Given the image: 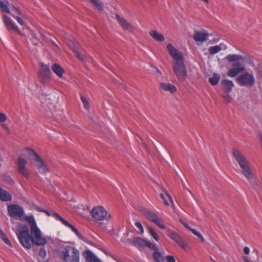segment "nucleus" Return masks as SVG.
Wrapping results in <instances>:
<instances>
[{
  "label": "nucleus",
  "instance_id": "obj_1",
  "mask_svg": "<svg viewBox=\"0 0 262 262\" xmlns=\"http://www.w3.org/2000/svg\"><path fill=\"white\" fill-rule=\"evenodd\" d=\"M7 210L9 216L23 218L30 226V233L28 227L25 225L19 224L16 228V234L24 248L29 249L33 244L44 246L47 243V237L43 235L33 215H26L24 208L16 204L9 205Z\"/></svg>",
  "mask_w": 262,
  "mask_h": 262
},
{
  "label": "nucleus",
  "instance_id": "obj_2",
  "mask_svg": "<svg viewBox=\"0 0 262 262\" xmlns=\"http://www.w3.org/2000/svg\"><path fill=\"white\" fill-rule=\"evenodd\" d=\"M167 49L173 59L172 70L175 75L178 79H185L187 72L184 63V56L182 53L171 43H168L167 45Z\"/></svg>",
  "mask_w": 262,
  "mask_h": 262
},
{
  "label": "nucleus",
  "instance_id": "obj_3",
  "mask_svg": "<svg viewBox=\"0 0 262 262\" xmlns=\"http://www.w3.org/2000/svg\"><path fill=\"white\" fill-rule=\"evenodd\" d=\"M24 155L30 160L32 164L42 174H46L49 171V168L46 163L32 149H24Z\"/></svg>",
  "mask_w": 262,
  "mask_h": 262
},
{
  "label": "nucleus",
  "instance_id": "obj_4",
  "mask_svg": "<svg viewBox=\"0 0 262 262\" xmlns=\"http://www.w3.org/2000/svg\"><path fill=\"white\" fill-rule=\"evenodd\" d=\"M59 257L64 262H79L80 252L72 246H66L59 253Z\"/></svg>",
  "mask_w": 262,
  "mask_h": 262
},
{
  "label": "nucleus",
  "instance_id": "obj_5",
  "mask_svg": "<svg viewBox=\"0 0 262 262\" xmlns=\"http://www.w3.org/2000/svg\"><path fill=\"white\" fill-rule=\"evenodd\" d=\"M233 154L238 163L244 177L248 180H252L253 178V174L249 166V162L247 158L239 151L235 149L233 150Z\"/></svg>",
  "mask_w": 262,
  "mask_h": 262
},
{
  "label": "nucleus",
  "instance_id": "obj_6",
  "mask_svg": "<svg viewBox=\"0 0 262 262\" xmlns=\"http://www.w3.org/2000/svg\"><path fill=\"white\" fill-rule=\"evenodd\" d=\"M226 59L229 62H232L233 68L229 69L227 75L230 77H234L239 73L245 71V67L242 64L237 63V61L243 59V56L239 54H229L226 57Z\"/></svg>",
  "mask_w": 262,
  "mask_h": 262
},
{
  "label": "nucleus",
  "instance_id": "obj_7",
  "mask_svg": "<svg viewBox=\"0 0 262 262\" xmlns=\"http://www.w3.org/2000/svg\"><path fill=\"white\" fill-rule=\"evenodd\" d=\"M8 13L11 14L17 23L24 29H29L28 26V17L18 8L12 6L10 8V13Z\"/></svg>",
  "mask_w": 262,
  "mask_h": 262
},
{
  "label": "nucleus",
  "instance_id": "obj_8",
  "mask_svg": "<svg viewBox=\"0 0 262 262\" xmlns=\"http://www.w3.org/2000/svg\"><path fill=\"white\" fill-rule=\"evenodd\" d=\"M93 218L96 220H110L112 218L111 214L108 213L106 209L102 206H98L93 208L91 211Z\"/></svg>",
  "mask_w": 262,
  "mask_h": 262
},
{
  "label": "nucleus",
  "instance_id": "obj_9",
  "mask_svg": "<svg viewBox=\"0 0 262 262\" xmlns=\"http://www.w3.org/2000/svg\"><path fill=\"white\" fill-rule=\"evenodd\" d=\"M236 81L241 86L249 87L254 84L255 78L252 73L245 72L238 76Z\"/></svg>",
  "mask_w": 262,
  "mask_h": 262
},
{
  "label": "nucleus",
  "instance_id": "obj_10",
  "mask_svg": "<svg viewBox=\"0 0 262 262\" xmlns=\"http://www.w3.org/2000/svg\"><path fill=\"white\" fill-rule=\"evenodd\" d=\"M24 149L22 150L20 155L18 156L16 161L17 170L23 177L27 178L29 176V172L27 168V161L28 159L26 156L24 155Z\"/></svg>",
  "mask_w": 262,
  "mask_h": 262
},
{
  "label": "nucleus",
  "instance_id": "obj_11",
  "mask_svg": "<svg viewBox=\"0 0 262 262\" xmlns=\"http://www.w3.org/2000/svg\"><path fill=\"white\" fill-rule=\"evenodd\" d=\"M52 215L55 216L57 220H59L64 225L69 228L77 235V236L79 239H80L81 240H82V241L86 243H88L90 245H92V242H91L85 237L83 236L74 226H73L67 221L63 219L58 214L56 213H53Z\"/></svg>",
  "mask_w": 262,
  "mask_h": 262
},
{
  "label": "nucleus",
  "instance_id": "obj_12",
  "mask_svg": "<svg viewBox=\"0 0 262 262\" xmlns=\"http://www.w3.org/2000/svg\"><path fill=\"white\" fill-rule=\"evenodd\" d=\"M67 43L70 49L73 51L75 56L79 60L85 61V58L78 50L79 44L75 39L72 37H70L67 41Z\"/></svg>",
  "mask_w": 262,
  "mask_h": 262
},
{
  "label": "nucleus",
  "instance_id": "obj_13",
  "mask_svg": "<svg viewBox=\"0 0 262 262\" xmlns=\"http://www.w3.org/2000/svg\"><path fill=\"white\" fill-rule=\"evenodd\" d=\"M133 244L135 246L140 247H148L150 249L157 250V245L154 243H151L148 239L142 238L141 237H136L133 240Z\"/></svg>",
  "mask_w": 262,
  "mask_h": 262
},
{
  "label": "nucleus",
  "instance_id": "obj_14",
  "mask_svg": "<svg viewBox=\"0 0 262 262\" xmlns=\"http://www.w3.org/2000/svg\"><path fill=\"white\" fill-rule=\"evenodd\" d=\"M144 213L148 219L155 223L159 228L161 229H165V226L155 213L149 210H146L144 211Z\"/></svg>",
  "mask_w": 262,
  "mask_h": 262
},
{
  "label": "nucleus",
  "instance_id": "obj_15",
  "mask_svg": "<svg viewBox=\"0 0 262 262\" xmlns=\"http://www.w3.org/2000/svg\"><path fill=\"white\" fill-rule=\"evenodd\" d=\"M3 21L8 30H14L18 33L21 34V31L18 26L15 24L11 18L6 15H4Z\"/></svg>",
  "mask_w": 262,
  "mask_h": 262
},
{
  "label": "nucleus",
  "instance_id": "obj_16",
  "mask_svg": "<svg viewBox=\"0 0 262 262\" xmlns=\"http://www.w3.org/2000/svg\"><path fill=\"white\" fill-rule=\"evenodd\" d=\"M116 17L118 24L123 29L129 32H132L133 31V26L124 17H121L118 14L116 15Z\"/></svg>",
  "mask_w": 262,
  "mask_h": 262
},
{
  "label": "nucleus",
  "instance_id": "obj_17",
  "mask_svg": "<svg viewBox=\"0 0 262 262\" xmlns=\"http://www.w3.org/2000/svg\"><path fill=\"white\" fill-rule=\"evenodd\" d=\"M208 33L207 31H195L193 38L196 43H202L208 39Z\"/></svg>",
  "mask_w": 262,
  "mask_h": 262
},
{
  "label": "nucleus",
  "instance_id": "obj_18",
  "mask_svg": "<svg viewBox=\"0 0 262 262\" xmlns=\"http://www.w3.org/2000/svg\"><path fill=\"white\" fill-rule=\"evenodd\" d=\"M82 254L87 262H102L101 260L90 250L88 249L85 250Z\"/></svg>",
  "mask_w": 262,
  "mask_h": 262
},
{
  "label": "nucleus",
  "instance_id": "obj_19",
  "mask_svg": "<svg viewBox=\"0 0 262 262\" xmlns=\"http://www.w3.org/2000/svg\"><path fill=\"white\" fill-rule=\"evenodd\" d=\"M169 237L182 248L185 249L186 248L187 244L184 242L183 238L177 233L170 231L169 232Z\"/></svg>",
  "mask_w": 262,
  "mask_h": 262
},
{
  "label": "nucleus",
  "instance_id": "obj_20",
  "mask_svg": "<svg viewBox=\"0 0 262 262\" xmlns=\"http://www.w3.org/2000/svg\"><path fill=\"white\" fill-rule=\"evenodd\" d=\"M150 36L156 41L163 42L165 40L164 35L155 29H151L149 31Z\"/></svg>",
  "mask_w": 262,
  "mask_h": 262
},
{
  "label": "nucleus",
  "instance_id": "obj_21",
  "mask_svg": "<svg viewBox=\"0 0 262 262\" xmlns=\"http://www.w3.org/2000/svg\"><path fill=\"white\" fill-rule=\"evenodd\" d=\"M164 193H160V196L163 200L164 204L167 206H169L170 203L168 202L169 201L170 204L172 205L173 208H174L175 207L171 196L168 193L166 190L164 189Z\"/></svg>",
  "mask_w": 262,
  "mask_h": 262
},
{
  "label": "nucleus",
  "instance_id": "obj_22",
  "mask_svg": "<svg viewBox=\"0 0 262 262\" xmlns=\"http://www.w3.org/2000/svg\"><path fill=\"white\" fill-rule=\"evenodd\" d=\"M51 69L53 72L60 78H62L65 73L64 69L58 64L54 63L52 65Z\"/></svg>",
  "mask_w": 262,
  "mask_h": 262
},
{
  "label": "nucleus",
  "instance_id": "obj_23",
  "mask_svg": "<svg viewBox=\"0 0 262 262\" xmlns=\"http://www.w3.org/2000/svg\"><path fill=\"white\" fill-rule=\"evenodd\" d=\"M51 74L50 67L47 64L41 63L40 68V75L43 77H48Z\"/></svg>",
  "mask_w": 262,
  "mask_h": 262
},
{
  "label": "nucleus",
  "instance_id": "obj_24",
  "mask_svg": "<svg viewBox=\"0 0 262 262\" xmlns=\"http://www.w3.org/2000/svg\"><path fill=\"white\" fill-rule=\"evenodd\" d=\"M160 86L163 90L169 92L171 93H174L177 90L176 86L169 83H161Z\"/></svg>",
  "mask_w": 262,
  "mask_h": 262
},
{
  "label": "nucleus",
  "instance_id": "obj_25",
  "mask_svg": "<svg viewBox=\"0 0 262 262\" xmlns=\"http://www.w3.org/2000/svg\"><path fill=\"white\" fill-rule=\"evenodd\" d=\"M223 46L224 47V49H226L227 48L226 45L221 43L219 45L210 47L208 49L209 52L211 55H214L222 50Z\"/></svg>",
  "mask_w": 262,
  "mask_h": 262
},
{
  "label": "nucleus",
  "instance_id": "obj_26",
  "mask_svg": "<svg viewBox=\"0 0 262 262\" xmlns=\"http://www.w3.org/2000/svg\"><path fill=\"white\" fill-rule=\"evenodd\" d=\"M0 199L3 201H10L12 199V196L8 192L0 188Z\"/></svg>",
  "mask_w": 262,
  "mask_h": 262
},
{
  "label": "nucleus",
  "instance_id": "obj_27",
  "mask_svg": "<svg viewBox=\"0 0 262 262\" xmlns=\"http://www.w3.org/2000/svg\"><path fill=\"white\" fill-rule=\"evenodd\" d=\"M222 84L225 90L227 92H230L233 87V83L232 81L228 80H225L222 81Z\"/></svg>",
  "mask_w": 262,
  "mask_h": 262
},
{
  "label": "nucleus",
  "instance_id": "obj_28",
  "mask_svg": "<svg viewBox=\"0 0 262 262\" xmlns=\"http://www.w3.org/2000/svg\"><path fill=\"white\" fill-rule=\"evenodd\" d=\"M220 80V76L218 74L214 73L212 76L209 78V82L212 85H216Z\"/></svg>",
  "mask_w": 262,
  "mask_h": 262
},
{
  "label": "nucleus",
  "instance_id": "obj_29",
  "mask_svg": "<svg viewBox=\"0 0 262 262\" xmlns=\"http://www.w3.org/2000/svg\"><path fill=\"white\" fill-rule=\"evenodd\" d=\"M135 230L136 231L141 234L144 233V230L142 224L139 221H136L135 223Z\"/></svg>",
  "mask_w": 262,
  "mask_h": 262
},
{
  "label": "nucleus",
  "instance_id": "obj_30",
  "mask_svg": "<svg viewBox=\"0 0 262 262\" xmlns=\"http://www.w3.org/2000/svg\"><path fill=\"white\" fill-rule=\"evenodd\" d=\"M153 256L157 262H165V259L163 256L157 251L154 252Z\"/></svg>",
  "mask_w": 262,
  "mask_h": 262
},
{
  "label": "nucleus",
  "instance_id": "obj_31",
  "mask_svg": "<svg viewBox=\"0 0 262 262\" xmlns=\"http://www.w3.org/2000/svg\"><path fill=\"white\" fill-rule=\"evenodd\" d=\"M8 1H5V2H3L0 0V8L6 13H10V9L8 7Z\"/></svg>",
  "mask_w": 262,
  "mask_h": 262
},
{
  "label": "nucleus",
  "instance_id": "obj_32",
  "mask_svg": "<svg viewBox=\"0 0 262 262\" xmlns=\"http://www.w3.org/2000/svg\"><path fill=\"white\" fill-rule=\"evenodd\" d=\"M148 231L150 236L156 241L159 240V237L157 233L150 227L148 228Z\"/></svg>",
  "mask_w": 262,
  "mask_h": 262
},
{
  "label": "nucleus",
  "instance_id": "obj_33",
  "mask_svg": "<svg viewBox=\"0 0 262 262\" xmlns=\"http://www.w3.org/2000/svg\"><path fill=\"white\" fill-rule=\"evenodd\" d=\"M99 10L102 11L103 9L102 3L98 0H89Z\"/></svg>",
  "mask_w": 262,
  "mask_h": 262
},
{
  "label": "nucleus",
  "instance_id": "obj_34",
  "mask_svg": "<svg viewBox=\"0 0 262 262\" xmlns=\"http://www.w3.org/2000/svg\"><path fill=\"white\" fill-rule=\"evenodd\" d=\"M194 235L198 237V238L200 239L202 242H204L205 241V238L202 235V234L199 231L192 228L190 231Z\"/></svg>",
  "mask_w": 262,
  "mask_h": 262
},
{
  "label": "nucleus",
  "instance_id": "obj_35",
  "mask_svg": "<svg viewBox=\"0 0 262 262\" xmlns=\"http://www.w3.org/2000/svg\"><path fill=\"white\" fill-rule=\"evenodd\" d=\"M0 237L3 239L6 244L8 246L11 245L10 241L3 232H2V234H0Z\"/></svg>",
  "mask_w": 262,
  "mask_h": 262
},
{
  "label": "nucleus",
  "instance_id": "obj_36",
  "mask_svg": "<svg viewBox=\"0 0 262 262\" xmlns=\"http://www.w3.org/2000/svg\"><path fill=\"white\" fill-rule=\"evenodd\" d=\"M83 104V107L86 110H89L90 108V103L89 99H81Z\"/></svg>",
  "mask_w": 262,
  "mask_h": 262
},
{
  "label": "nucleus",
  "instance_id": "obj_37",
  "mask_svg": "<svg viewBox=\"0 0 262 262\" xmlns=\"http://www.w3.org/2000/svg\"><path fill=\"white\" fill-rule=\"evenodd\" d=\"M7 118L6 115L4 113L0 112V122H5L7 120Z\"/></svg>",
  "mask_w": 262,
  "mask_h": 262
},
{
  "label": "nucleus",
  "instance_id": "obj_38",
  "mask_svg": "<svg viewBox=\"0 0 262 262\" xmlns=\"http://www.w3.org/2000/svg\"><path fill=\"white\" fill-rule=\"evenodd\" d=\"M165 259L167 262H176L174 257L172 255H168L166 256Z\"/></svg>",
  "mask_w": 262,
  "mask_h": 262
},
{
  "label": "nucleus",
  "instance_id": "obj_39",
  "mask_svg": "<svg viewBox=\"0 0 262 262\" xmlns=\"http://www.w3.org/2000/svg\"><path fill=\"white\" fill-rule=\"evenodd\" d=\"M180 222L184 225V226L187 228V229H188L190 231H191V230L192 229V228H191L187 223H185V222H184L183 221H182V220H180Z\"/></svg>",
  "mask_w": 262,
  "mask_h": 262
},
{
  "label": "nucleus",
  "instance_id": "obj_40",
  "mask_svg": "<svg viewBox=\"0 0 262 262\" xmlns=\"http://www.w3.org/2000/svg\"><path fill=\"white\" fill-rule=\"evenodd\" d=\"M250 249L249 248V247H245L244 248V252H245V254H249L250 253Z\"/></svg>",
  "mask_w": 262,
  "mask_h": 262
},
{
  "label": "nucleus",
  "instance_id": "obj_41",
  "mask_svg": "<svg viewBox=\"0 0 262 262\" xmlns=\"http://www.w3.org/2000/svg\"><path fill=\"white\" fill-rule=\"evenodd\" d=\"M47 253L45 250H41L40 251V255L42 257H45L46 256Z\"/></svg>",
  "mask_w": 262,
  "mask_h": 262
},
{
  "label": "nucleus",
  "instance_id": "obj_42",
  "mask_svg": "<svg viewBox=\"0 0 262 262\" xmlns=\"http://www.w3.org/2000/svg\"><path fill=\"white\" fill-rule=\"evenodd\" d=\"M155 71L159 76L162 75V73L158 68H156Z\"/></svg>",
  "mask_w": 262,
  "mask_h": 262
},
{
  "label": "nucleus",
  "instance_id": "obj_43",
  "mask_svg": "<svg viewBox=\"0 0 262 262\" xmlns=\"http://www.w3.org/2000/svg\"><path fill=\"white\" fill-rule=\"evenodd\" d=\"M243 260L244 262H250V261L249 260L248 258L245 256L243 257Z\"/></svg>",
  "mask_w": 262,
  "mask_h": 262
},
{
  "label": "nucleus",
  "instance_id": "obj_44",
  "mask_svg": "<svg viewBox=\"0 0 262 262\" xmlns=\"http://www.w3.org/2000/svg\"><path fill=\"white\" fill-rule=\"evenodd\" d=\"M2 126L5 129L8 130V127L6 124H2Z\"/></svg>",
  "mask_w": 262,
  "mask_h": 262
},
{
  "label": "nucleus",
  "instance_id": "obj_45",
  "mask_svg": "<svg viewBox=\"0 0 262 262\" xmlns=\"http://www.w3.org/2000/svg\"><path fill=\"white\" fill-rule=\"evenodd\" d=\"M43 212H45L48 215H51V214L50 213V212L48 210H46L43 211Z\"/></svg>",
  "mask_w": 262,
  "mask_h": 262
},
{
  "label": "nucleus",
  "instance_id": "obj_46",
  "mask_svg": "<svg viewBox=\"0 0 262 262\" xmlns=\"http://www.w3.org/2000/svg\"><path fill=\"white\" fill-rule=\"evenodd\" d=\"M150 67H151V68H152L155 70H156V68H158L156 66H155L154 64H150Z\"/></svg>",
  "mask_w": 262,
  "mask_h": 262
},
{
  "label": "nucleus",
  "instance_id": "obj_47",
  "mask_svg": "<svg viewBox=\"0 0 262 262\" xmlns=\"http://www.w3.org/2000/svg\"><path fill=\"white\" fill-rule=\"evenodd\" d=\"M260 140L261 145H262V135L260 136Z\"/></svg>",
  "mask_w": 262,
  "mask_h": 262
},
{
  "label": "nucleus",
  "instance_id": "obj_48",
  "mask_svg": "<svg viewBox=\"0 0 262 262\" xmlns=\"http://www.w3.org/2000/svg\"><path fill=\"white\" fill-rule=\"evenodd\" d=\"M38 210L39 211H41V212H43V211H45V210L43 209H40V208H38Z\"/></svg>",
  "mask_w": 262,
  "mask_h": 262
},
{
  "label": "nucleus",
  "instance_id": "obj_49",
  "mask_svg": "<svg viewBox=\"0 0 262 262\" xmlns=\"http://www.w3.org/2000/svg\"><path fill=\"white\" fill-rule=\"evenodd\" d=\"M3 231L0 229V234H2Z\"/></svg>",
  "mask_w": 262,
  "mask_h": 262
}]
</instances>
